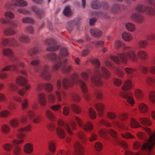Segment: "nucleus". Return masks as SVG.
Segmentation results:
<instances>
[{"label": "nucleus", "instance_id": "nucleus-47", "mask_svg": "<svg viewBox=\"0 0 155 155\" xmlns=\"http://www.w3.org/2000/svg\"><path fill=\"white\" fill-rule=\"evenodd\" d=\"M88 112L89 115L91 119H94L96 118V114L93 108H90L88 110Z\"/></svg>", "mask_w": 155, "mask_h": 155}, {"label": "nucleus", "instance_id": "nucleus-13", "mask_svg": "<svg viewBox=\"0 0 155 155\" xmlns=\"http://www.w3.org/2000/svg\"><path fill=\"white\" fill-rule=\"evenodd\" d=\"M75 119L80 127L88 132L91 130L93 127L91 122H88L84 124L80 118L76 116L75 117Z\"/></svg>", "mask_w": 155, "mask_h": 155}, {"label": "nucleus", "instance_id": "nucleus-60", "mask_svg": "<svg viewBox=\"0 0 155 155\" xmlns=\"http://www.w3.org/2000/svg\"><path fill=\"white\" fill-rule=\"evenodd\" d=\"M5 17L9 18L11 19L15 17L14 14L10 11L6 12L5 14Z\"/></svg>", "mask_w": 155, "mask_h": 155}, {"label": "nucleus", "instance_id": "nucleus-56", "mask_svg": "<svg viewBox=\"0 0 155 155\" xmlns=\"http://www.w3.org/2000/svg\"><path fill=\"white\" fill-rule=\"evenodd\" d=\"M40 63V61L38 58H35L33 59L30 62L31 65L34 66H37L39 65Z\"/></svg>", "mask_w": 155, "mask_h": 155}, {"label": "nucleus", "instance_id": "nucleus-35", "mask_svg": "<svg viewBox=\"0 0 155 155\" xmlns=\"http://www.w3.org/2000/svg\"><path fill=\"white\" fill-rule=\"evenodd\" d=\"M140 120L141 123L143 125L149 126L150 125L151 122L150 120L146 117H141Z\"/></svg>", "mask_w": 155, "mask_h": 155}, {"label": "nucleus", "instance_id": "nucleus-28", "mask_svg": "<svg viewBox=\"0 0 155 155\" xmlns=\"http://www.w3.org/2000/svg\"><path fill=\"white\" fill-rule=\"evenodd\" d=\"M137 54L139 58L141 60L145 61L148 59V54L144 51H139L137 52Z\"/></svg>", "mask_w": 155, "mask_h": 155}, {"label": "nucleus", "instance_id": "nucleus-30", "mask_svg": "<svg viewBox=\"0 0 155 155\" xmlns=\"http://www.w3.org/2000/svg\"><path fill=\"white\" fill-rule=\"evenodd\" d=\"M11 5L18 7L19 6V0H12V3L10 2L7 3L5 5V8L6 9H9Z\"/></svg>", "mask_w": 155, "mask_h": 155}, {"label": "nucleus", "instance_id": "nucleus-40", "mask_svg": "<svg viewBox=\"0 0 155 155\" xmlns=\"http://www.w3.org/2000/svg\"><path fill=\"white\" fill-rule=\"evenodd\" d=\"M71 109L77 114H79L81 112V110L80 108L76 104H71Z\"/></svg>", "mask_w": 155, "mask_h": 155}, {"label": "nucleus", "instance_id": "nucleus-48", "mask_svg": "<svg viewBox=\"0 0 155 155\" xmlns=\"http://www.w3.org/2000/svg\"><path fill=\"white\" fill-rule=\"evenodd\" d=\"M148 45L147 42L146 41L141 40L139 41L138 46L139 48H144Z\"/></svg>", "mask_w": 155, "mask_h": 155}, {"label": "nucleus", "instance_id": "nucleus-26", "mask_svg": "<svg viewBox=\"0 0 155 155\" xmlns=\"http://www.w3.org/2000/svg\"><path fill=\"white\" fill-rule=\"evenodd\" d=\"M90 32L92 36L98 38L100 37L102 34V31L97 28L91 29Z\"/></svg>", "mask_w": 155, "mask_h": 155}, {"label": "nucleus", "instance_id": "nucleus-4", "mask_svg": "<svg viewBox=\"0 0 155 155\" xmlns=\"http://www.w3.org/2000/svg\"><path fill=\"white\" fill-rule=\"evenodd\" d=\"M92 64L95 67L94 71V75L91 78L92 83L98 86H102L103 83L101 79V76H103L104 78H109L110 76V72L104 67L102 66L99 68L100 64L99 60L97 59H94L92 61Z\"/></svg>", "mask_w": 155, "mask_h": 155}, {"label": "nucleus", "instance_id": "nucleus-45", "mask_svg": "<svg viewBox=\"0 0 155 155\" xmlns=\"http://www.w3.org/2000/svg\"><path fill=\"white\" fill-rule=\"evenodd\" d=\"M10 125L13 127H16L18 125L19 120L18 119L14 118L9 122Z\"/></svg>", "mask_w": 155, "mask_h": 155}, {"label": "nucleus", "instance_id": "nucleus-55", "mask_svg": "<svg viewBox=\"0 0 155 155\" xmlns=\"http://www.w3.org/2000/svg\"><path fill=\"white\" fill-rule=\"evenodd\" d=\"M62 71L64 72H68L70 71L72 68V67L71 65H68L66 66L63 65L61 67Z\"/></svg>", "mask_w": 155, "mask_h": 155}, {"label": "nucleus", "instance_id": "nucleus-58", "mask_svg": "<svg viewBox=\"0 0 155 155\" xmlns=\"http://www.w3.org/2000/svg\"><path fill=\"white\" fill-rule=\"evenodd\" d=\"M94 94L96 97L99 99H101L103 97V94L101 91L99 90H97L95 91Z\"/></svg>", "mask_w": 155, "mask_h": 155}, {"label": "nucleus", "instance_id": "nucleus-63", "mask_svg": "<svg viewBox=\"0 0 155 155\" xmlns=\"http://www.w3.org/2000/svg\"><path fill=\"white\" fill-rule=\"evenodd\" d=\"M10 114L9 112L7 110H4L0 112V117H8Z\"/></svg>", "mask_w": 155, "mask_h": 155}, {"label": "nucleus", "instance_id": "nucleus-61", "mask_svg": "<svg viewBox=\"0 0 155 155\" xmlns=\"http://www.w3.org/2000/svg\"><path fill=\"white\" fill-rule=\"evenodd\" d=\"M27 113L30 119L33 118L35 115V113L34 111L31 110H29L27 111Z\"/></svg>", "mask_w": 155, "mask_h": 155}, {"label": "nucleus", "instance_id": "nucleus-2", "mask_svg": "<svg viewBox=\"0 0 155 155\" xmlns=\"http://www.w3.org/2000/svg\"><path fill=\"white\" fill-rule=\"evenodd\" d=\"M115 46L117 49H119L120 46H122L124 49H127V52L125 53L118 54V57L114 55H110L109 56V58L116 64H119L121 62L124 64H127L129 59L134 61L137 60L136 54L131 49L130 47L126 46L122 42L118 40L116 41Z\"/></svg>", "mask_w": 155, "mask_h": 155}, {"label": "nucleus", "instance_id": "nucleus-43", "mask_svg": "<svg viewBox=\"0 0 155 155\" xmlns=\"http://www.w3.org/2000/svg\"><path fill=\"white\" fill-rule=\"evenodd\" d=\"M1 130L2 133L5 134H6L9 132L10 128L8 125L4 124L2 125Z\"/></svg>", "mask_w": 155, "mask_h": 155}, {"label": "nucleus", "instance_id": "nucleus-36", "mask_svg": "<svg viewBox=\"0 0 155 155\" xmlns=\"http://www.w3.org/2000/svg\"><path fill=\"white\" fill-rule=\"evenodd\" d=\"M125 27L126 29L130 31H133L135 29V26L133 23L128 22L125 24Z\"/></svg>", "mask_w": 155, "mask_h": 155}, {"label": "nucleus", "instance_id": "nucleus-49", "mask_svg": "<svg viewBox=\"0 0 155 155\" xmlns=\"http://www.w3.org/2000/svg\"><path fill=\"white\" fill-rule=\"evenodd\" d=\"M149 98L150 100L153 103L155 104V91H151L150 93Z\"/></svg>", "mask_w": 155, "mask_h": 155}, {"label": "nucleus", "instance_id": "nucleus-37", "mask_svg": "<svg viewBox=\"0 0 155 155\" xmlns=\"http://www.w3.org/2000/svg\"><path fill=\"white\" fill-rule=\"evenodd\" d=\"M15 65H13L12 66H6L2 69V71H7L10 70L11 68H12L13 71L15 72H17L18 68L15 67Z\"/></svg>", "mask_w": 155, "mask_h": 155}, {"label": "nucleus", "instance_id": "nucleus-21", "mask_svg": "<svg viewBox=\"0 0 155 155\" xmlns=\"http://www.w3.org/2000/svg\"><path fill=\"white\" fill-rule=\"evenodd\" d=\"M75 152L73 155H84V149L81 144L78 142H76L74 144Z\"/></svg>", "mask_w": 155, "mask_h": 155}, {"label": "nucleus", "instance_id": "nucleus-25", "mask_svg": "<svg viewBox=\"0 0 155 155\" xmlns=\"http://www.w3.org/2000/svg\"><path fill=\"white\" fill-rule=\"evenodd\" d=\"M94 106L100 115L101 116L105 109L104 105L101 103L98 102L95 104Z\"/></svg>", "mask_w": 155, "mask_h": 155}, {"label": "nucleus", "instance_id": "nucleus-7", "mask_svg": "<svg viewBox=\"0 0 155 155\" xmlns=\"http://www.w3.org/2000/svg\"><path fill=\"white\" fill-rule=\"evenodd\" d=\"M107 116L109 118L114 119L112 121L113 124L116 127L121 129H123L124 126L122 122L126 120L127 118V115L126 113L121 114L119 115L117 118V115L114 113L109 111L107 113Z\"/></svg>", "mask_w": 155, "mask_h": 155}, {"label": "nucleus", "instance_id": "nucleus-27", "mask_svg": "<svg viewBox=\"0 0 155 155\" xmlns=\"http://www.w3.org/2000/svg\"><path fill=\"white\" fill-rule=\"evenodd\" d=\"M24 151L26 153H31L33 151V145L30 143L25 144L23 147Z\"/></svg>", "mask_w": 155, "mask_h": 155}, {"label": "nucleus", "instance_id": "nucleus-33", "mask_svg": "<svg viewBox=\"0 0 155 155\" xmlns=\"http://www.w3.org/2000/svg\"><path fill=\"white\" fill-rule=\"evenodd\" d=\"M123 38L125 41H131L132 38V35L129 33L124 32L122 35Z\"/></svg>", "mask_w": 155, "mask_h": 155}, {"label": "nucleus", "instance_id": "nucleus-31", "mask_svg": "<svg viewBox=\"0 0 155 155\" xmlns=\"http://www.w3.org/2000/svg\"><path fill=\"white\" fill-rule=\"evenodd\" d=\"M19 142L17 140H14L13 142L14 154V155H18L19 153Z\"/></svg>", "mask_w": 155, "mask_h": 155}, {"label": "nucleus", "instance_id": "nucleus-18", "mask_svg": "<svg viewBox=\"0 0 155 155\" xmlns=\"http://www.w3.org/2000/svg\"><path fill=\"white\" fill-rule=\"evenodd\" d=\"M3 54L9 58L11 61L12 62H16L18 60L15 56L13 51L9 48H5L3 50Z\"/></svg>", "mask_w": 155, "mask_h": 155}, {"label": "nucleus", "instance_id": "nucleus-5", "mask_svg": "<svg viewBox=\"0 0 155 155\" xmlns=\"http://www.w3.org/2000/svg\"><path fill=\"white\" fill-rule=\"evenodd\" d=\"M68 54V53L67 49L65 47H63L61 49L59 54L58 57L54 52L47 54L46 56L47 58L53 61L56 60L53 68L54 71H57L62 65L61 59L67 56Z\"/></svg>", "mask_w": 155, "mask_h": 155}, {"label": "nucleus", "instance_id": "nucleus-59", "mask_svg": "<svg viewBox=\"0 0 155 155\" xmlns=\"http://www.w3.org/2000/svg\"><path fill=\"white\" fill-rule=\"evenodd\" d=\"M31 129V124H28L27 126L24 127H20V131H29Z\"/></svg>", "mask_w": 155, "mask_h": 155}, {"label": "nucleus", "instance_id": "nucleus-8", "mask_svg": "<svg viewBox=\"0 0 155 155\" xmlns=\"http://www.w3.org/2000/svg\"><path fill=\"white\" fill-rule=\"evenodd\" d=\"M107 134H109L111 136L115 138V139L114 140L115 143L116 144H120L125 149L128 147L127 143L125 141L120 140L117 137V134L113 130L110 129L108 131H106L104 130H101L99 132L100 136L103 138H105Z\"/></svg>", "mask_w": 155, "mask_h": 155}, {"label": "nucleus", "instance_id": "nucleus-19", "mask_svg": "<svg viewBox=\"0 0 155 155\" xmlns=\"http://www.w3.org/2000/svg\"><path fill=\"white\" fill-rule=\"evenodd\" d=\"M42 88H44L48 92H50L53 90V86L50 83H38L37 84L36 87L37 90H41Z\"/></svg>", "mask_w": 155, "mask_h": 155}, {"label": "nucleus", "instance_id": "nucleus-53", "mask_svg": "<svg viewBox=\"0 0 155 155\" xmlns=\"http://www.w3.org/2000/svg\"><path fill=\"white\" fill-rule=\"evenodd\" d=\"M103 145L102 144L99 142H97L94 146L95 150L98 151L101 150L103 148Z\"/></svg>", "mask_w": 155, "mask_h": 155}, {"label": "nucleus", "instance_id": "nucleus-20", "mask_svg": "<svg viewBox=\"0 0 155 155\" xmlns=\"http://www.w3.org/2000/svg\"><path fill=\"white\" fill-rule=\"evenodd\" d=\"M79 20L80 19L78 18H75L68 22L67 24V29L69 32L71 31L75 25H79Z\"/></svg>", "mask_w": 155, "mask_h": 155}, {"label": "nucleus", "instance_id": "nucleus-29", "mask_svg": "<svg viewBox=\"0 0 155 155\" xmlns=\"http://www.w3.org/2000/svg\"><path fill=\"white\" fill-rule=\"evenodd\" d=\"M45 114L49 120L52 121H54L56 119L55 114L51 110H47L45 111Z\"/></svg>", "mask_w": 155, "mask_h": 155}, {"label": "nucleus", "instance_id": "nucleus-64", "mask_svg": "<svg viewBox=\"0 0 155 155\" xmlns=\"http://www.w3.org/2000/svg\"><path fill=\"white\" fill-rule=\"evenodd\" d=\"M139 68L140 70L144 74L147 73L148 71V68L142 65H140L139 66Z\"/></svg>", "mask_w": 155, "mask_h": 155}, {"label": "nucleus", "instance_id": "nucleus-62", "mask_svg": "<svg viewBox=\"0 0 155 155\" xmlns=\"http://www.w3.org/2000/svg\"><path fill=\"white\" fill-rule=\"evenodd\" d=\"M21 101V108L23 110H25L27 108L28 106V101L26 99H24Z\"/></svg>", "mask_w": 155, "mask_h": 155}, {"label": "nucleus", "instance_id": "nucleus-46", "mask_svg": "<svg viewBox=\"0 0 155 155\" xmlns=\"http://www.w3.org/2000/svg\"><path fill=\"white\" fill-rule=\"evenodd\" d=\"M124 69L126 74L130 75H132L133 73L136 70L134 68L128 67H125Z\"/></svg>", "mask_w": 155, "mask_h": 155}, {"label": "nucleus", "instance_id": "nucleus-24", "mask_svg": "<svg viewBox=\"0 0 155 155\" xmlns=\"http://www.w3.org/2000/svg\"><path fill=\"white\" fill-rule=\"evenodd\" d=\"M38 102L41 106H44L47 103V100L46 96L45 94L41 93L38 94Z\"/></svg>", "mask_w": 155, "mask_h": 155}, {"label": "nucleus", "instance_id": "nucleus-12", "mask_svg": "<svg viewBox=\"0 0 155 155\" xmlns=\"http://www.w3.org/2000/svg\"><path fill=\"white\" fill-rule=\"evenodd\" d=\"M135 10L140 12H145L149 16H153L155 15V10L151 7L146 6L143 4L138 5L135 8Z\"/></svg>", "mask_w": 155, "mask_h": 155}, {"label": "nucleus", "instance_id": "nucleus-9", "mask_svg": "<svg viewBox=\"0 0 155 155\" xmlns=\"http://www.w3.org/2000/svg\"><path fill=\"white\" fill-rule=\"evenodd\" d=\"M58 126L56 127V130L57 136L61 138H63L66 135L65 132L63 128H65L68 133L70 135L73 133L70 129L69 125L64 123L62 120H59L58 122Z\"/></svg>", "mask_w": 155, "mask_h": 155}, {"label": "nucleus", "instance_id": "nucleus-34", "mask_svg": "<svg viewBox=\"0 0 155 155\" xmlns=\"http://www.w3.org/2000/svg\"><path fill=\"white\" fill-rule=\"evenodd\" d=\"M139 107L140 111L143 113H145L148 111V107L147 105L144 103L140 104L139 105Z\"/></svg>", "mask_w": 155, "mask_h": 155}, {"label": "nucleus", "instance_id": "nucleus-51", "mask_svg": "<svg viewBox=\"0 0 155 155\" xmlns=\"http://www.w3.org/2000/svg\"><path fill=\"white\" fill-rule=\"evenodd\" d=\"M64 15L66 16H69L71 14V10L69 6H66L63 11Z\"/></svg>", "mask_w": 155, "mask_h": 155}, {"label": "nucleus", "instance_id": "nucleus-16", "mask_svg": "<svg viewBox=\"0 0 155 155\" xmlns=\"http://www.w3.org/2000/svg\"><path fill=\"white\" fill-rule=\"evenodd\" d=\"M56 87L57 91L55 94L57 99L59 101H61L62 100L61 96L64 97L65 94L64 92L61 90V83L60 80H58L56 82Z\"/></svg>", "mask_w": 155, "mask_h": 155}, {"label": "nucleus", "instance_id": "nucleus-32", "mask_svg": "<svg viewBox=\"0 0 155 155\" xmlns=\"http://www.w3.org/2000/svg\"><path fill=\"white\" fill-rule=\"evenodd\" d=\"M135 95L137 99L141 100L143 98L144 93L141 90L137 89L135 91Z\"/></svg>", "mask_w": 155, "mask_h": 155}, {"label": "nucleus", "instance_id": "nucleus-14", "mask_svg": "<svg viewBox=\"0 0 155 155\" xmlns=\"http://www.w3.org/2000/svg\"><path fill=\"white\" fill-rule=\"evenodd\" d=\"M44 42L45 45L50 46L47 48L48 51H55L59 48V47L56 45L57 41L53 38L47 39L44 41Z\"/></svg>", "mask_w": 155, "mask_h": 155}, {"label": "nucleus", "instance_id": "nucleus-22", "mask_svg": "<svg viewBox=\"0 0 155 155\" xmlns=\"http://www.w3.org/2000/svg\"><path fill=\"white\" fill-rule=\"evenodd\" d=\"M32 11L35 13L37 18L41 19L45 15V12L42 9H40L37 7L33 6L31 7Z\"/></svg>", "mask_w": 155, "mask_h": 155}, {"label": "nucleus", "instance_id": "nucleus-42", "mask_svg": "<svg viewBox=\"0 0 155 155\" xmlns=\"http://www.w3.org/2000/svg\"><path fill=\"white\" fill-rule=\"evenodd\" d=\"M48 148L49 150L52 153H54L55 149V143L54 141L51 140L48 143Z\"/></svg>", "mask_w": 155, "mask_h": 155}, {"label": "nucleus", "instance_id": "nucleus-38", "mask_svg": "<svg viewBox=\"0 0 155 155\" xmlns=\"http://www.w3.org/2000/svg\"><path fill=\"white\" fill-rule=\"evenodd\" d=\"M39 52V49L37 47H34L30 49L28 51V54L30 56L34 55Z\"/></svg>", "mask_w": 155, "mask_h": 155}, {"label": "nucleus", "instance_id": "nucleus-54", "mask_svg": "<svg viewBox=\"0 0 155 155\" xmlns=\"http://www.w3.org/2000/svg\"><path fill=\"white\" fill-rule=\"evenodd\" d=\"M30 41V39L27 36L24 35L20 36V41L27 43L29 42Z\"/></svg>", "mask_w": 155, "mask_h": 155}, {"label": "nucleus", "instance_id": "nucleus-3", "mask_svg": "<svg viewBox=\"0 0 155 155\" xmlns=\"http://www.w3.org/2000/svg\"><path fill=\"white\" fill-rule=\"evenodd\" d=\"M79 84L83 94V97L87 102L90 100V97L87 93L88 88L86 83L82 79H80L79 76L76 73H73L70 77L64 78L62 80V85L64 89L67 90L72 87L75 83Z\"/></svg>", "mask_w": 155, "mask_h": 155}, {"label": "nucleus", "instance_id": "nucleus-41", "mask_svg": "<svg viewBox=\"0 0 155 155\" xmlns=\"http://www.w3.org/2000/svg\"><path fill=\"white\" fill-rule=\"evenodd\" d=\"M91 7L94 9H98L101 6V3L98 1H93L91 3Z\"/></svg>", "mask_w": 155, "mask_h": 155}, {"label": "nucleus", "instance_id": "nucleus-6", "mask_svg": "<svg viewBox=\"0 0 155 155\" xmlns=\"http://www.w3.org/2000/svg\"><path fill=\"white\" fill-rule=\"evenodd\" d=\"M132 86V84L131 80L128 79L125 81L122 87V90L119 93L120 96L125 98L132 106L134 104V100L131 93L127 91L129 90Z\"/></svg>", "mask_w": 155, "mask_h": 155}, {"label": "nucleus", "instance_id": "nucleus-50", "mask_svg": "<svg viewBox=\"0 0 155 155\" xmlns=\"http://www.w3.org/2000/svg\"><path fill=\"white\" fill-rule=\"evenodd\" d=\"M130 125L133 128H137L140 126L139 124L133 118L131 119Z\"/></svg>", "mask_w": 155, "mask_h": 155}, {"label": "nucleus", "instance_id": "nucleus-17", "mask_svg": "<svg viewBox=\"0 0 155 155\" xmlns=\"http://www.w3.org/2000/svg\"><path fill=\"white\" fill-rule=\"evenodd\" d=\"M130 18L131 20L138 23H142L145 21V17L139 13H133L130 15Z\"/></svg>", "mask_w": 155, "mask_h": 155}, {"label": "nucleus", "instance_id": "nucleus-52", "mask_svg": "<svg viewBox=\"0 0 155 155\" xmlns=\"http://www.w3.org/2000/svg\"><path fill=\"white\" fill-rule=\"evenodd\" d=\"M22 21L24 23H29L33 24L34 23V20L29 17L24 18L22 20Z\"/></svg>", "mask_w": 155, "mask_h": 155}, {"label": "nucleus", "instance_id": "nucleus-10", "mask_svg": "<svg viewBox=\"0 0 155 155\" xmlns=\"http://www.w3.org/2000/svg\"><path fill=\"white\" fill-rule=\"evenodd\" d=\"M0 21L2 23L5 24H8L11 27L5 29L4 31V34L7 36L13 35L16 34V31L13 28L17 27V25L13 21L8 20L5 18H1Z\"/></svg>", "mask_w": 155, "mask_h": 155}, {"label": "nucleus", "instance_id": "nucleus-44", "mask_svg": "<svg viewBox=\"0 0 155 155\" xmlns=\"http://www.w3.org/2000/svg\"><path fill=\"white\" fill-rule=\"evenodd\" d=\"M120 6L117 3L114 4L111 8V11L113 12H119L120 10Z\"/></svg>", "mask_w": 155, "mask_h": 155}, {"label": "nucleus", "instance_id": "nucleus-1", "mask_svg": "<svg viewBox=\"0 0 155 155\" xmlns=\"http://www.w3.org/2000/svg\"><path fill=\"white\" fill-rule=\"evenodd\" d=\"M144 130L149 134L150 137L147 140L146 135L141 132L137 134V137L140 139L146 141V142L142 144L139 142H135L134 144V147L135 149H137L141 148V149L147 153L149 155H152L153 152L152 149L154 145H155V131L152 134L151 130L147 127L144 128Z\"/></svg>", "mask_w": 155, "mask_h": 155}, {"label": "nucleus", "instance_id": "nucleus-39", "mask_svg": "<svg viewBox=\"0 0 155 155\" xmlns=\"http://www.w3.org/2000/svg\"><path fill=\"white\" fill-rule=\"evenodd\" d=\"M71 98L73 101L77 103L79 102L81 100L80 96L78 94L75 93L71 94Z\"/></svg>", "mask_w": 155, "mask_h": 155}, {"label": "nucleus", "instance_id": "nucleus-57", "mask_svg": "<svg viewBox=\"0 0 155 155\" xmlns=\"http://www.w3.org/2000/svg\"><path fill=\"white\" fill-rule=\"evenodd\" d=\"M81 75L82 79L84 81H87L89 78V76L86 72L84 71L81 72Z\"/></svg>", "mask_w": 155, "mask_h": 155}, {"label": "nucleus", "instance_id": "nucleus-15", "mask_svg": "<svg viewBox=\"0 0 155 155\" xmlns=\"http://www.w3.org/2000/svg\"><path fill=\"white\" fill-rule=\"evenodd\" d=\"M27 81L25 78L20 76V86L23 87V88L20 89V95H23L26 91L29 89L30 85L27 84Z\"/></svg>", "mask_w": 155, "mask_h": 155}, {"label": "nucleus", "instance_id": "nucleus-11", "mask_svg": "<svg viewBox=\"0 0 155 155\" xmlns=\"http://www.w3.org/2000/svg\"><path fill=\"white\" fill-rule=\"evenodd\" d=\"M41 71L40 76L43 79L46 81L50 80L52 77V74L50 71V67L49 65L44 64L41 67Z\"/></svg>", "mask_w": 155, "mask_h": 155}, {"label": "nucleus", "instance_id": "nucleus-23", "mask_svg": "<svg viewBox=\"0 0 155 155\" xmlns=\"http://www.w3.org/2000/svg\"><path fill=\"white\" fill-rule=\"evenodd\" d=\"M19 84V78L18 77L16 79V83H10L8 85L9 90L13 92H16L18 89V85Z\"/></svg>", "mask_w": 155, "mask_h": 155}]
</instances>
